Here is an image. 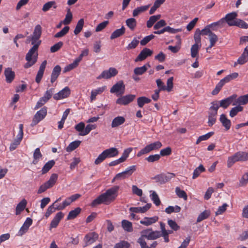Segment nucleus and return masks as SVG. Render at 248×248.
<instances>
[{
  "label": "nucleus",
  "instance_id": "obj_25",
  "mask_svg": "<svg viewBox=\"0 0 248 248\" xmlns=\"http://www.w3.org/2000/svg\"><path fill=\"white\" fill-rule=\"evenodd\" d=\"M238 161H246L248 160V153L239 151L233 155Z\"/></svg>",
  "mask_w": 248,
  "mask_h": 248
},
{
  "label": "nucleus",
  "instance_id": "obj_8",
  "mask_svg": "<svg viewBox=\"0 0 248 248\" xmlns=\"http://www.w3.org/2000/svg\"><path fill=\"white\" fill-rule=\"evenodd\" d=\"M124 92L125 85L122 80L115 84L110 90L111 93H115L117 96L122 95L124 93Z\"/></svg>",
  "mask_w": 248,
  "mask_h": 248
},
{
  "label": "nucleus",
  "instance_id": "obj_18",
  "mask_svg": "<svg viewBox=\"0 0 248 248\" xmlns=\"http://www.w3.org/2000/svg\"><path fill=\"white\" fill-rule=\"evenodd\" d=\"M47 64V62L46 60L44 61L41 64L39 70L37 72V74L35 78V81L39 83L41 80V79L43 76L44 71Z\"/></svg>",
  "mask_w": 248,
  "mask_h": 248
},
{
  "label": "nucleus",
  "instance_id": "obj_61",
  "mask_svg": "<svg viewBox=\"0 0 248 248\" xmlns=\"http://www.w3.org/2000/svg\"><path fill=\"white\" fill-rule=\"evenodd\" d=\"M238 75H239L238 73L234 72L227 75L225 78H224L223 79L224 80H225V82L228 83L232 80L238 77Z\"/></svg>",
  "mask_w": 248,
  "mask_h": 248
},
{
  "label": "nucleus",
  "instance_id": "obj_16",
  "mask_svg": "<svg viewBox=\"0 0 248 248\" xmlns=\"http://www.w3.org/2000/svg\"><path fill=\"white\" fill-rule=\"evenodd\" d=\"M236 94H233L224 99L220 100L218 102L219 107H222L224 108H226L231 104L232 101L236 98Z\"/></svg>",
  "mask_w": 248,
  "mask_h": 248
},
{
  "label": "nucleus",
  "instance_id": "obj_56",
  "mask_svg": "<svg viewBox=\"0 0 248 248\" xmlns=\"http://www.w3.org/2000/svg\"><path fill=\"white\" fill-rule=\"evenodd\" d=\"M96 128V125L95 124H89L86 125L84 129V132L81 133L82 136H84L88 135L92 130Z\"/></svg>",
  "mask_w": 248,
  "mask_h": 248
},
{
  "label": "nucleus",
  "instance_id": "obj_29",
  "mask_svg": "<svg viewBox=\"0 0 248 248\" xmlns=\"http://www.w3.org/2000/svg\"><path fill=\"white\" fill-rule=\"evenodd\" d=\"M107 158L113 157L118 154V151L115 148H110L103 151Z\"/></svg>",
  "mask_w": 248,
  "mask_h": 248
},
{
  "label": "nucleus",
  "instance_id": "obj_49",
  "mask_svg": "<svg viewBox=\"0 0 248 248\" xmlns=\"http://www.w3.org/2000/svg\"><path fill=\"white\" fill-rule=\"evenodd\" d=\"M150 192H152V194L150 195V198L156 206L159 205L160 204V201L156 193L154 191H151Z\"/></svg>",
  "mask_w": 248,
  "mask_h": 248
},
{
  "label": "nucleus",
  "instance_id": "obj_34",
  "mask_svg": "<svg viewBox=\"0 0 248 248\" xmlns=\"http://www.w3.org/2000/svg\"><path fill=\"white\" fill-rule=\"evenodd\" d=\"M55 161L53 160H51L46 162L42 169V173L45 174L47 172L55 165Z\"/></svg>",
  "mask_w": 248,
  "mask_h": 248
},
{
  "label": "nucleus",
  "instance_id": "obj_37",
  "mask_svg": "<svg viewBox=\"0 0 248 248\" xmlns=\"http://www.w3.org/2000/svg\"><path fill=\"white\" fill-rule=\"evenodd\" d=\"M125 23L126 26L131 31L134 30L137 26L136 20L133 17L127 19L125 21Z\"/></svg>",
  "mask_w": 248,
  "mask_h": 248
},
{
  "label": "nucleus",
  "instance_id": "obj_48",
  "mask_svg": "<svg viewBox=\"0 0 248 248\" xmlns=\"http://www.w3.org/2000/svg\"><path fill=\"white\" fill-rule=\"evenodd\" d=\"M52 7L54 9L56 8L57 6L56 5V2L54 1H50L46 3L43 5L42 10L45 12L48 11Z\"/></svg>",
  "mask_w": 248,
  "mask_h": 248
},
{
  "label": "nucleus",
  "instance_id": "obj_64",
  "mask_svg": "<svg viewBox=\"0 0 248 248\" xmlns=\"http://www.w3.org/2000/svg\"><path fill=\"white\" fill-rule=\"evenodd\" d=\"M168 224L170 227L175 231H176L180 229L179 226L176 223V222L175 221L172 219H168Z\"/></svg>",
  "mask_w": 248,
  "mask_h": 248
},
{
  "label": "nucleus",
  "instance_id": "obj_45",
  "mask_svg": "<svg viewBox=\"0 0 248 248\" xmlns=\"http://www.w3.org/2000/svg\"><path fill=\"white\" fill-rule=\"evenodd\" d=\"M122 226L123 229L128 232H131L133 231L132 223L128 220H123L122 221Z\"/></svg>",
  "mask_w": 248,
  "mask_h": 248
},
{
  "label": "nucleus",
  "instance_id": "obj_43",
  "mask_svg": "<svg viewBox=\"0 0 248 248\" xmlns=\"http://www.w3.org/2000/svg\"><path fill=\"white\" fill-rule=\"evenodd\" d=\"M84 23V21L83 18H81L78 21L76 25V28L74 31V33L75 35H78L79 33L81 32L83 29Z\"/></svg>",
  "mask_w": 248,
  "mask_h": 248
},
{
  "label": "nucleus",
  "instance_id": "obj_42",
  "mask_svg": "<svg viewBox=\"0 0 248 248\" xmlns=\"http://www.w3.org/2000/svg\"><path fill=\"white\" fill-rule=\"evenodd\" d=\"M81 210L80 208L77 207L74 210L71 211L67 216V219L70 220L75 218L80 213Z\"/></svg>",
  "mask_w": 248,
  "mask_h": 248
},
{
  "label": "nucleus",
  "instance_id": "obj_55",
  "mask_svg": "<svg viewBox=\"0 0 248 248\" xmlns=\"http://www.w3.org/2000/svg\"><path fill=\"white\" fill-rule=\"evenodd\" d=\"M78 64H79L76 61L74 60L72 63L66 65L64 67L63 69V72L66 73L68 71H71V70L76 68L78 65Z\"/></svg>",
  "mask_w": 248,
  "mask_h": 248
},
{
  "label": "nucleus",
  "instance_id": "obj_5",
  "mask_svg": "<svg viewBox=\"0 0 248 248\" xmlns=\"http://www.w3.org/2000/svg\"><path fill=\"white\" fill-rule=\"evenodd\" d=\"M57 179L58 175L56 173H53L49 179L39 187L37 193L41 194L46 191L48 188L52 187L55 184Z\"/></svg>",
  "mask_w": 248,
  "mask_h": 248
},
{
  "label": "nucleus",
  "instance_id": "obj_39",
  "mask_svg": "<svg viewBox=\"0 0 248 248\" xmlns=\"http://www.w3.org/2000/svg\"><path fill=\"white\" fill-rule=\"evenodd\" d=\"M33 160L32 163L33 164H36L38 163L39 160L42 157V155L40 152L39 148H37L35 149L33 153Z\"/></svg>",
  "mask_w": 248,
  "mask_h": 248
},
{
  "label": "nucleus",
  "instance_id": "obj_41",
  "mask_svg": "<svg viewBox=\"0 0 248 248\" xmlns=\"http://www.w3.org/2000/svg\"><path fill=\"white\" fill-rule=\"evenodd\" d=\"M227 83L226 82H225V80H224V79L222 78L221 79L219 82L216 85L215 88L214 90H213L212 92V94L213 95H216L217 94L219 91L222 89V87Z\"/></svg>",
  "mask_w": 248,
  "mask_h": 248
},
{
  "label": "nucleus",
  "instance_id": "obj_9",
  "mask_svg": "<svg viewBox=\"0 0 248 248\" xmlns=\"http://www.w3.org/2000/svg\"><path fill=\"white\" fill-rule=\"evenodd\" d=\"M118 73V71L115 68L110 67L108 70L103 71L101 74L97 77V79H109L116 76Z\"/></svg>",
  "mask_w": 248,
  "mask_h": 248
},
{
  "label": "nucleus",
  "instance_id": "obj_19",
  "mask_svg": "<svg viewBox=\"0 0 248 248\" xmlns=\"http://www.w3.org/2000/svg\"><path fill=\"white\" fill-rule=\"evenodd\" d=\"M106 89L107 87L106 86H103L102 87H98L95 89L92 90L90 96L91 102H93V101L95 100L96 99V96L98 94H101L106 90Z\"/></svg>",
  "mask_w": 248,
  "mask_h": 248
},
{
  "label": "nucleus",
  "instance_id": "obj_14",
  "mask_svg": "<svg viewBox=\"0 0 248 248\" xmlns=\"http://www.w3.org/2000/svg\"><path fill=\"white\" fill-rule=\"evenodd\" d=\"M98 237V234L94 232L87 234L84 239L85 243L84 247H85L93 243L97 239Z\"/></svg>",
  "mask_w": 248,
  "mask_h": 248
},
{
  "label": "nucleus",
  "instance_id": "obj_31",
  "mask_svg": "<svg viewBox=\"0 0 248 248\" xmlns=\"http://www.w3.org/2000/svg\"><path fill=\"white\" fill-rule=\"evenodd\" d=\"M125 31V29L124 26H122L120 29H118L114 31L110 35V39L111 40L118 38L123 35Z\"/></svg>",
  "mask_w": 248,
  "mask_h": 248
},
{
  "label": "nucleus",
  "instance_id": "obj_44",
  "mask_svg": "<svg viewBox=\"0 0 248 248\" xmlns=\"http://www.w3.org/2000/svg\"><path fill=\"white\" fill-rule=\"evenodd\" d=\"M80 143L81 141L79 140H75L71 142L66 147V151L70 152L74 151L79 146Z\"/></svg>",
  "mask_w": 248,
  "mask_h": 248
},
{
  "label": "nucleus",
  "instance_id": "obj_10",
  "mask_svg": "<svg viewBox=\"0 0 248 248\" xmlns=\"http://www.w3.org/2000/svg\"><path fill=\"white\" fill-rule=\"evenodd\" d=\"M136 98L134 94H129L124 96H121L116 101V104L120 105L126 106L132 102Z\"/></svg>",
  "mask_w": 248,
  "mask_h": 248
},
{
  "label": "nucleus",
  "instance_id": "obj_28",
  "mask_svg": "<svg viewBox=\"0 0 248 248\" xmlns=\"http://www.w3.org/2000/svg\"><path fill=\"white\" fill-rule=\"evenodd\" d=\"M63 217V214L62 212H60L58 213L54 218L51 221V224H50V227L51 228H56L61 219Z\"/></svg>",
  "mask_w": 248,
  "mask_h": 248
},
{
  "label": "nucleus",
  "instance_id": "obj_36",
  "mask_svg": "<svg viewBox=\"0 0 248 248\" xmlns=\"http://www.w3.org/2000/svg\"><path fill=\"white\" fill-rule=\"evenodd\" d=\"M209 39L210 41V45L207 48V51H208L209 49H210L213 46H214L218 40V37L217 35L213 32L212 33H210V35L209 36Z\"/></svg>",
  "mask_w": 248,
  "mask_h": 248
},
{
  "label": "nucleus",
  "instance_id": "obj_15",
  "mask_svg": "<svg viewBox=\"0 0 248 248\" xmlns=\"http://www.w3.org/2000/svg\"><path fill=\"white\" fill-rule=\"evenodd\" d=\"M70 94V90L68 87H65L57 93H55L53 98L55 100H60L68 97Z\"/></svg>",
  "mask_w": 248,
  "mask_h": 248
},
{
  "label": "nucleus",
  "instance_id": "obj_58",
  "mask_svg": "<svg viewBox=\"0 0 248 248\" xmlns=\"http://www.w3.org/2000/svg\"><path fill=\"white\" fill-rule=\"evenodd\" d=\"M69 27L68 26L64 27L61 31L56 33L54 37L56 38H60L65 35L69 31Z\"/></svg>",
  "mask_w": 248,
  "mask_h": 248
},
{
  "label": "nucleus",
  "instance_id": "obj_57",
  "mask_svg": "<svg viewBox=\"0 0 248 248\" xmlns=\"http://www.w3.org/2000/svg\"><path fill=\"white\" fill-rule=\"evenodd\" d=\"M234 26H237L245 29L248 28V24L244 20L240 19H237Z\"/></svg>",
  "mask_w": 248,
  "mask_h": 248
},
{
  "label": "nucleus",
  "instance_id": "obj_22",
  "mask_svg": "<svg viewBox=\"0 0 248 248\" xmlns=\"http://www.w3.org/2000/svg\"><path fill=\"white\" fill-rule=\"evenodd\" d=\"M151 4H148L146 5H143L140 7H138L133 10L132 12V16L133 17H137L140 14L146 11L150 7Z\"/></svg>",
  "mask_w": 248,
  "mask_h": 248
},
{
  "label": "nucleus",
  "instance_id": "obj_17",
  "mask_svg": "<svg viewBox=\"0 0 248 248\" xmlns=\"http://www.w3.org/2000/svg\"><path fill=\"white\" fill-rule=\"evenodd\" d=\"M158 220L157 216H154L153 217H144L140 221V223L146 226H150L155 222Z\"/></svg>",
  "mask_w": 248,
  "mask_h": 248
},
{
  "label": "nucleus",
  "instance_id": "obj_33",
  "mask_svg": "<svg viewBox=\"0 0 248 248\" xmlns=\"http://www.w3.org/2000/svg\"><path fill=\"white\" fill-rule=\"evenodd\" d=\"M160 18V15H154L150 16L149 20L147 21V27L148 28H151L153 25Z\"/></svg>",
  "mask_w": 248,
  "mask_h": 248
},
{
  "label": "nucleus",
  "instance_id": "obj_32",
  "mask_svg": "<svg viewBox=\"0 0 248 248\" xmlns=\"http://www.w3.org/2000/svg\"><path fill=\"white\" fill-rule=\"evenodd\" d=\"M148 67H150L149 63L141 67H136L134 70V73L135 75H142L147 70Z\"/></svg>",
  "mask_w": 248,
  "mask_h": 248
},
{
  "label": "nucleus",
  "instance_id": "obj_20",
  "mask_svg": "<svg viewBox=\"0 0 248 248\" xmlns=\"http://www.w3.org/2000/svg\"><path fill=\"white\" fill-rule=\"evenodd\" d=\"M4 76L7 83H11L15 77V73L11 68L8 67L4 70Z\"/></svg>",
  "mask_w": 248,
  "mask_h": 248
},
{
  "label": "nucleus",
  "instance_id": "obj_1",
  "mask_svg": "<svg viewBox=\"0 0 248 248\" xmlns=\"http://www.w3.org/2000/svg\"><path fill=\"white\" fill-rule=\"evenodd\" d=\"M39 38L33 36H28L27 41H31L33 46L29 50L25 57L27 62L25 64V68H29L34 65L37 62L38 58V48L41 41L39 40Z\"/></svg>",
  "mask_w": 248,
  "mask_h": 248
},
{
  "label": "nucleus",
  "instance_id": "obj_27",
  "mask_svg": "<svg viewBox=\"0 0 248 248\" xmlns=\"http://www.w3.org/2000/svg\"><path fill=\"white\" fill-rule=\"evenodd\" d=\"M248 102V94L242 95L237 98L235 102L232 103V105L235 106L238 105L241 106V105H245Z\"/></svg>",
  "mask_w": 248,
  "mask_h": 248
},
{
  "label": "nucleus",
  "instance_id": "obj_59",
  "mask_svg": "<svg viewBox=\"0 0 248 248\" xmlns=\"http://www.w3.org/2000/svg\"><path fill=\"white\" fill-rule=\"evenodd\" d=\"M248 183V172L245 173L239 180L240 186H245Z\"/></svg>",
  "mask_w": 248,
  "mask_h": 248
},
{
  "label": "nucleus",
  "instance_id": "obj_35",
  "mask_svg": "<svg viewBox=\"0 0 248 248\" xmlns=\"http://www.w3.org/2000/svg\"><path fill=\"white\" fill-rule=\"evenodd\" d=\"M27 202L25 199H23L16 206V215H18L25 208Z\"/></svg>",
  "mask_w": 248,
  "mask_h": 248
},
{
  "label": "nucleus",
  "instance_id": "obj_6",
  "mask_svg": "<svg viewBox=\"0 0 248 248\" xmlns=\"http://www.w3.org/2000/svg\"><path fill=\"white\" fill-rule=\"evenodd\" d=\"M46 114L47 108L46 107H43L40 110L38 111L34 115L31 125L32 126L36 125L46 117Z\"/></svg>",
  "mask_w": 248,
  "mask_h": 248
},
{
  "label": "nucleus",
  "instance_id": "obj_50",
  "mask_svg": "<svg viewBox=\"0 0 248 248\" xmlns=\"http://www.w3.org/2000/svg\"><path fill=\"white\" fill-rule=\"evenodd\" d=\"M223 25V19H220L217 22H213L208 26L211 29V31H215L217 30V29L221 27Z\"/></svg>",
  "mask_w": 248,
  "mask_h": 248
},
{
  "label": "nucleus",
  "instance_id": "obj_2",
  "mask_svg": "<svg viewBox=\"0 0 248 248\" xmlns=\"http://www.w3.org/2000/svg\"><path fill=\"white\" fill-rule=\"evenodd\" d=\"M119 188L120 187L118 186H115L108 188L105 193L101 194L92 202V206L94 207L101 203L106 205L110 203L117 197Z\"/></svg>",
  "mask_w": 248,
  "mask_h": 248
},
{
  "label": "nucleus",
  "instance_id": "obj_26",
  "mask_svg": "<svg viewBox=\"0 0 248 248\" xmlns=\"http://www.w3.org/2000/svg\"><path fill=\"white\" fill-rule=\"evenodd\" d=\"M219 120L226 130L230 128L231 126V121L226 117L225 114H222L220 115Z\"/></svg>",
  "mask_w": 248,
  "mask_h": 248
},
{
  "label": "nucleus",
  "instance_id": "obj_63",
  "mask_svg": "<svg viewBox=\"0 0 248 248\" xmlns=\"http://www.w3.org/2000/svg\"><path fill=\"white\" fill-rule=\"evenodd\" d=\"M139 43V41L136 38H134L132 41L127 45L126 49L128 50L134 49L137 47Z\"/></svg>",
  "mask_w": 248,
  "mask_h": 248
},
{
  "label": "nucleus",
  "instance_id": "obj_38",
  "mask_svg": "<svg viewBox=\"0 0 248 248\" xmlns=\"http://www.w3.org/2000/svg\"><path fill=\"white\" fill-rule=\"evenodd\" d=\"M151 100L145 96L140 97L137 99V103L138 106L141 108L145 104H148L150 103Z\"/></svg>",
  "mask_w": 248,
  "mask_h": 248
},
{
  "label": "nucleus",
  "instance_id": "obj_12",
  "mask_svg": "<svg viewBox=\"0 0 248 248\" xmlns=\"http://www.w3.org/2000/svg\"><path fill=\"white\" fill-rule=\"evenodd\" d=\"M32 223V220L30 217H27L17 232L18 236H22L29 230Z\"/></svg>",
  "mask_w": 248,
  "mask_h": 248
},
{
  "label": "nucleus",
  "instance_id": "obj_4",
  "mask_svg": "<svg viewBox=\"0 0 248 248\" xmlns=\"http://www.w3.org/2000/svg\"><path fill=\"white\" fill-rule=\"evenodd\" d=\"M161 237V232L159 231H153L152 229H147L141 232V236L139 238L145 240H154Z\"/></svg>",
  "mask_w": 248,
  "mask_h": 248
},
{
  "label": "nucleus",
  "instance_id": "obj_21",
  "mask_svg": "<svg viewBox=\"0 0 248 248\" xmlns=\"http://www.w3.org/2000/svg\"><path fill=\"white\" fill-rule=\"evenodd\" d=\"M211 104L208 116L216 118L217 110L219 108L218 102L217 101H214L212 102Z\"/></svg>",
  "mask_w": 248,
  "mask_h": 248
},
{
  "label": "nucleus",
  "instance_id": "obj_3",
  "mask_svg": "<svg viewBox=\"0 0 248 248\" xmlns=\"http://www.w3.org/2000/svg\"><path fill=\"white\" fill-rule=\"evenodd\" d=\"M162 146V144L159 141H156L149 144L138 153L137 156L140 157L143 155L147 154L153 151L157 150Z\"/></svg>",
  "mask_w": 248,
  "mask_h": 248
},
{
  "label": "nucleus",
  "instance_id": "obj_46",
  "mask_svg": "<svg viewBox=\"0 0 248 248\" xmlns=\"http://www.w3.org/2000/svg\"><path fill=\"white\" fill-rule=\"evenodd\" d=\"M243 110V107L237 105L231 109L230 111V116L231 117H234L238 114V112L242 111Z\"/></svg>",
  "mask_w": 248,
  "mask_h": 248
},
{
  "label": "nucleus",
  "instance_id": "obj_53",
  "mask_svg": "<svg viewBox=\"0 0 248 248\" xmlns=\"http://www.w3.org/2000/svg\"><path fill=\"white\" fill-rule=\"evenodd\" d=\"M175 192L176 195L180 198H183L185 200H186L187 197L185 191L181 190L180 187H176L175 188Z\"/></svg>",
  "mask_w": 248,
  "mask_h": 248
},
{
  "label": "nucleus",
  "instance_id": "obj_11",
  "mask_svg": "<svg viewBox=\"0 0 248 248\" xmlns=\"http://www.w3.org/2000/svg\"><path fill=\"white\" fill-rule=\"evenodd\" d=\"M237 14L236 12H233L227 14L224 17L222 18L223 19V24L226 22L229 26H234L237 20Z\"/></svg>",
  "mask_w": 248,
  "mask_h": 248
},
{
  "label": "nucleus",
  "instance_id": "obj_51",
  "mask_svg": "<svg viewBox=\"0 0 248 248\" xmlns=\"http://www.w3.org/2000/svg\"><path fill=\"white\" fill-rule=\"evenodd\" d=\"M205 170V168L202 165H200L197 167L193 171V179H195L198 177L199 175Z\"/></svg>",
  "mask_w": 248,
  "mask_h": 248
},
{
  "label": "nucleus",
  "instance_id": "obj_54",
  "mask_svg": "<svg viewBox=\"0 0 248 248\" xmlns=\"http://www.w3.org/2000/svg\"><path fill=\"white\" fill-rule=\"evenodd\" d=\"M71 202L68 197L64 201L62 202V203L60 204L58 206H56V209L57 210H62L64 209L66 206L69 205L71 204Z\"/></svg>",
  "mask_w": 248,
  "mask_h": 248
},
{
  "label": "nucleus",
  "instance_id": "obj_7",
  "mask_svg": "<svg viewBox=\"0 0 248 248\" xmlns=\"http://www.w3.org/2000/svg\"><path fill=\"white\" fill-rule=\"evenodd\" d=\"M136 170V166L135 165L129 166L124 171L117 174L115 176V179H118V180L124 179L131 176Z\"/></svg>",
  "mask_w": 248,
  "mask_h": 248
},
{
  "label": "nucleus",
  "instance_id": "obj_13",
  "mask_svg": "<svg viewBox=\"0 0 248 248\" xmlns=\"http://www.w3.org/2000/svg\"><path fill=\"white\" fill-rule=\"evenodd\" d=\"M153 54V51L148 48H143L140 52L138 57L135 59V61L138 62L139 61H142L146 58L150 56Z\"/></svg>",
  "mask_w": 248,
  "mask_h": 248
},
{
  "label": "nucleus",
  "instance_id": "obj_23",
  "mask_svg": "<svg viewBox=\"0 0 248 248\" xmlns=\"http://www.w3.org/2000/svg\"><path fill=\"white\" fill-rule=\"evenodd\" d=\"M61 72V67L60 65H57L54 67L51 75L50 81L51 83H53L56 80L57 78L59 76Z\"/></svg>",
  "mask_w": 248,
  "mask_h": 248
},
{
  "label": "nucleus",
  "instance_id": "obj_47",
  "mask_svg": "<svg viewBox=\"0 0 248 248\" xmlns=\"http://www.w3.org/2000/svg\"><path fill=\"white\" fill-rule=\"evenodd\" d=\"M210 215V211L209 210H204L197 217V222H200L202 220L207 218Z\"/></svg>",
  "mask_w": 248,
  "mask_h": 248
},
{
  "label": "nucleus",
  "instance_id": "obj_40",
  "mask_svg": "<svg viewBox=\"0 0 248 248\" xmlns=\"http://www.w3.org/2000/svg\"><path fill=\"white\" fill-rule=\"evenodd\" d=\"M227 83L226 82H225V80H224V79L222 78L221 79L219 82L216 85L215 88L214 90H213L212 92V94L213 95H216L217 94L219 91L222 89V87Z\"/></svg>",
  "mask_w": 248,
  "mask_h": 248
},
{
  "label": "nucleus",
  "instance_id": "obj_62",
  "mask_svg": "<svg viewBox=\"0 0 248 248\" xmlns=\"http://www.w3.org/2000/svg\"><path fill=\"white\" fill-rule=\"evenodd\" d=\"M72 17H73L72 14L71 12L70 9H69L68 10L67 14L65 16V17L62 22L63 23L64 25L69 24L71 22V21L72 19Z\"/></svg>",
  "mask_w": 248,
  "mask_h": 248
},
{
  "label": "nucleus",
  "instance_id": "obj_60",
  "mask_svg": "<svg viewBox=\"0 0 248 248\" xmlns=\"http://www.w3.org/2000/svg\"><path fill=\"white\" fill-rule=\"evenodd\" d=\"M130 244L125 241H121L116 243L113 248H129Z\"/></svg>",
  "mask_w": 248,
  "mask_h": 248
},
{
  "label": "nucleus",
  "instance_id": "obj_24",
  "mask_svg": "<svg viewBox=\"0 0 248 248\" xmlns=\"http://www.w3.org/2000/svg\"><path fill=\"white\" fill-rule=\"evenodd\" d=\"M125 121V118L123 116H117L114 118L111 124L112 128H115L123 124Z\"/></svg>",
  "mask_w": 248,
  "mask_h": 248
},
{
  "label": "nucleus",
  "instance_id": "obj_30",
  "mask_svg": "<svg viewBox=\"0 0 248 248\" xmlns=\"http://www.w3.org/2000/svg\"><path fill=\"white\" fill-rule=\"evenodd\" d=\"M248 61V46L245 48L242 55L238 59L237 62L239 64H243Z\"/></svg>",
  "mask_w": 248,
  "mask_h": 248
},
{
  "label": "nucleus",
  "instance_id": "obj_52",
  "mask_svg": "<svg viewBox=\"0 0 248 248\" xmlns=\"http://www.w3.org/2000/svg\"><path fill=\"white\" fill-rule=\"evenodd\" d=\"M214 132H210L205 135L200 136L196 141V144H198L200 142L209 139L213 134Z\"/></svg>",
  "mask_w": 248,
  "mask_h": 248
}]
</instances>
